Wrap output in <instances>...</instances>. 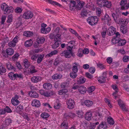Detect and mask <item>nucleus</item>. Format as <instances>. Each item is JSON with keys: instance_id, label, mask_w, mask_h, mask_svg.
<instances>
[{"instance_id": "obj_1", "label": "nucleus", "mask_w": 129, "mask_h": 129, "mask_svg": "<svg viewBox=\"0 0 129 129\" xmlns=\"http://www.w3.org/2000/svg\"><path fill=\"white\" fill-rule=\"evenodd\" d=\"M98 4L100 7H106L108 8H110L112 6L111 2L107 0H99Z\"/></svg>"}, {"instance_id": "obj_2", "label": "nucleus", "mask_w": 129, "mask_h": 129, "mask_svg": "<svg viewBox=\"0 0 129 129\" xmlns=\"http://www.w3.org/2000/svg\"><path fill=\"white\" fill-rule=\"evenodd\" d=\"M87 23L91 25L96 24L98 22V19L96 16H91L88 17L87 19Z\"/></svg>"}, {"instance_id": "obj_3", "label": "nucleus", "mask_w": 129, "mask_h": 129, "mask_svg": "<svg viewBox=\"0 0 129 129\" xmlns=\"http://www.w3.org/2000/svg\"><path fill=\"white\" fill-rule=\"evenodd\" d=\"M69 49L63 51L60 54L61 56H64L66 58H69L71 55H72V48L70 46H69L67 48Z\"/></svg>"}, {"instance_id": "obj_4", "label": "nucleus", "mask_w": 129, "mask_h": 129, "mask_svg": "<svg viewBox=\"0 0 129 129\" xmlns=\"http://www.w3.org/2000/svg\"><path fill=\"white\" fill-rule=\"evenodd\" d=\"M19 38L18 36L15 37L12 41L8 43V45L9 47L12 48L15 47L18 41Z\"/></svg>"}, {"instance_id": "obj_5", "label": "nucleus", "mask_w": 129, "mask_h": 129, "mask_svg": "<svg viewBox=\"0 0 129 129\" xmlns=\"http://www.w3.org/2000/svg\"><path fill=\"white\" fill-rule=\"evenodd\" d=\"M112 16L115 22L118 23L121 19L120 13H113L112 14Z\"/></svg>"}, {"instance_id": "obj_6", "label": "nucleus", "mask_w": 129, "mask_h": 129, "mask_svg": "<svg viewBox=\"0 0 129 129\" xmlns=\"http://www.w3.org/2000/svg\"><path fill=\"white\" fill-rule=\"evenodd\" d=\"M33 15L32 12L28 11L24 13L23 17L24 18L28 19L31 18L33 17Z\"/></svg>"}, {"instance_id": "obj_7", "label": "nucleus", "mask_w": 129, "mask_h": 129, "mask_svg": "<svg viewBox=\"0 0 129 129\" xmlns=\"http://www.w3.org/2000/svg\"><path fill=\"white\" fill-rule=\"evenodd\" d=\"M95 116L93 117V121L94 122L95 121H98V120L103 117V115L101 112L98 111L95 112Z\"/></svg>"}, {"instance_id": "obj_8", "label": "nucleus", "mask_w": 129, "mask_h": 129, "mask_svg": "<svg viewBox=\"0 0 129 129\" xmlns=\"http://www.w3.org/2000/svg\"><path fill=\"white\" fill-rule=\"evenodd\" d=\"M67 104L68 108L70 109H72L74 107L75 105V102L73 99H70L67 100Z\"/></svg>"}, {"instance_id": "obj_9", "label": "nucleus", "mask_w": 129, "mask_h": 129, "mask_svg": "<svg viewBox=\"0 0 129 129\" xmlns=\"http://www.w3.org/2000/svg\"><path fill=\"white\" fill-rule=\"evenodd\" d=\"M19 98L18 96L16 95L12 99L11 103L14 106H17L20 103V102L18 100Z\"/></svg>"}, {"instance_id": "obj_10", "label": "nucleus", "mask_w": 129, "mask_h": 129, "mask_svg": "<svg viewBox=\"0 0 129 129\" xmlns=\"http://www.w3.org/2000/svg\"><path fill=\"white\" fill-rule=\"evenodd\" d=\"M115 28L114 27L111 26L108 28L107 33L109 36H112L115 34Z\"/></svg>"}, {"instance_id": "obj_11", "label": "nucleus", "mask_w": 129, "mask_h": 129, "mask_svg": "<svg viewBox=\"0 0 129 129\" xmlns=\"http://www.w3.org/2000/svg\"><path fill=\"white\" fill-rule=\"evenodd\" d=\"M112 41L113 43L115 44L118 42V45L119 46H121L124 45L126 43V42L125 40H122V39H120L118 42H117V41L115 39L112 40Z\"/></svg>"}, {"instance_id": "obj_12", "label": "nucleus", "mask_w": 129, "mask_h": 129, "mask_svg": "<svg viewBox=\"0 0 129 129\" xmlns=\"http://www.w3.org/2000/svg\"><path fill=\"white\" fill-rule=\"evenodd\" d=\"M80 65L79 63L75 62L72 64V71L74 72H77L78 71V67H79Z\"/></svg>"}, {"instance_id": "obj_13", "label": "nucleus", "mask_w": 129, "mask_h": 129, "mask_svg": "<svg viewBox=\"0 0 129 129\" xmlns=\"http://www.w3.org/2000/svg\"><path fill=\"white\" fill-rule=\"evenodd\" d=\"M42 77L38 76H34L31 78V81L33 83H36L41 81L42 80Z\"/></svg>"}, {"instance_id": "obj_14", "label": "nucleus", "mask_w": 129, "mask_h": 129, "mask_svg": "<svg viewBox=\"0 0 129 129\" xmlns=\"http://www.w3.org/2000/svg\"><path fill=\"white\" fill-rule=\"evenodd\" d=\"M12 122V120L10 118L6 119L4 124L3 126L4 127H6L8 126H9L11 124Z\"/></svg>"}, {"instance_id": "obj_15", "label": "nucleus", "mask_w": 129, "mask_h": 129, "mask_svg": "<svg viewBox=\"0 0 129 129\" xmlns=\"http://www.w3.org/2000/svg\"><path fill=\"white\" fill-rule=\"evenodd\" d=\"M13 8L12 7H7L4 10V13L5 14H8L12 12L13 11Z\"/></svg>"}, {"instance_id": "obj_16", "label": "nucleus", "mask_w": 129, "mask_h": 129, "mask_svg": "<svg viewBox=\"0 0 129 129\" xmlns=\"http://www.w3.org/2000/svg\"><path fill=\"white\" fill-rule=\"evenodd\" d=\"M40 102L38 100H34L31 103V105L36 107H39L40 105Z\"/></svg>"}, {"instance_id": "obj_17", "label": "nucleus", "mask_w": 129, "mask_h": 129, "mask_svg": "<svg viewBox=\"0 0 129 129\" xmlns=\"http://www.w3.org/2000/svg\"><path fill=\"white\" fill-rule=\"evenodd\" d=\"M23 109V106L21 104L18 106L16 108L15 111L17 113L20 114V112L22 111Z\"/></svg>"}, {"instance_id": "obj_18", "label": "nucleus", "mask_w": 129, "mask_h": 129, "mask_svg": "<svg viewBox=\"0 0 129 129\" xmlns=\"http://www.w3.org/2000/svg\"><path fill=\"white\" fill-rule=\"evenodd\" d=\"M6 52L8 55H12L13 54L14 51L13 49L9 48L6 49Z\"/></svg>"}, {"instance_id": "obj_19", "label": "nucleus", "mask_w": 129, "mask_h": 129, "mask_svg": "<svg viewBox=\"0 0 129 129\" xmlns=\"http://www.w3.org/2000/svg\"><path fill=\"white\" fill-rule=\"evenodd\" d=\"M107 126L105 122H102L97 127V129H106Z\"/></svg>"}, {"instance_id": "obj_20", "label": "nucleus", "mask_w": 129, "mask_h": 129, "mask_svg": "<svg viewBox=\"0 0 129 129\" xmlns=\"http://www.w3.org/2000/svg\"><path fill=\"white\" fill-rule=\"evenodd\" d=\"M52 85L49 83H46L43 85V88L49 90L52 87Z\"/></svg>"}, {"instance_id": "obj_21", "label": "nucleus", "mask_w": 129, "mask_h": 129, "mask_svg": "<svg viewBox=\"0 0 129 129\" xmlns=\"http://www.w3.org/2000/svg\"><path fill=\"white\" fill-rule=\"evenodd\" d=\"M54 43L52 46V48L54 49H56L59 46L60 44L61 43V41H56Z\"/></svg>"}, {"instance_id": "obj_22", "label": "nucleus", "mask_w": 129, "mask_h": 129, "mask_svg": "<svg viewBox=\"0 0 129 129\" xmlns=\"http://www.w3.org/2000/svg\"><path fill=\"white\" fill-rule=\"evenodd\" d=\"M78 90L80 93L83 94L86 92L87 89L84 86H82L79 87Z\"/></svg>"}, {"instance_id": "obj_23", "label": "nucleus", "mask_w": 129, "mask_h": 129, "mask_svg": "<svg viewBox=\"0 0 129 129\" xmlns=\"http://www.w3.org/2000/svg\"><path fill=\"white\" fill-rule=\"evenodd\" d=\"M23 65L26 69L28 68L30 65V64L27 59H25L23 60Z\"/></svg>"}, {"instance_id": "obj_24", "label": "nucleus", "mask_w": 129, "mask_h": 129, "mask_svg": "<svg viewBox=\"0 0 129 129\" xmlns=\"http://www.w3.org/2000/svg\"><path fill=\"white\" fill-rule=\"evenodd\" d=\"M6 66L7 69L9 70H15V69L14 67L12 65L11 63L9 62L6 63Z\"/></svg>"}, {"instance_id": "obj_25", "label": "nucleus", "mask_w": 129, "mask_h": 129, "mask_svg": "<svg viewBox=\"0 0 129 129\" xmlns=\"http://www.w3.org/2000/svg\"><path fill=\"white\" fill-rule=\"evenodd\" d=\"M92 116V113L91 112H87L85 115V119L86 120L89 121L91 120Z\"/></svg>"}, {"instance_id": "obj_26", "label": "nucleus", "mask_w": 129, "mask_h": 129, "mask_svg": "<svg viewBox=\"0 0 129 129\" xmlns=\"http://www.w3.org/2000/svg\"><path fill=\"white\" fill-rule=\"evenodd\" d=\"M98 80L100 83H103L105 82V77L103 76H101L98 78Z\"/></svg>"}, {"instance_id": "obj_27", "label": "nucleus", "mask_w": 129, "mask_h": 129, "mask_svg": "<svg viewBox=\"0 0 129 129\" xmlns=\"http://www.w3.org/2000/svg\"><path fill=\"white\" fill-rule=\"evenodd\" d=\"M33 44V41L31 39H30L27 40L25 42L24 45L25 47H28L31 46Z\"/></svg>"}, {"instance_id": "obj_28", "label": "nucleus", "mask_w": 129, "mask_h": 129, "mask_svg": "<svg viewBox=\"0 0 129 129\" xmlns=\"http://www.w3.org/2000/svg\"><path fill=\"white\" fill-rule=\"evenodd\" d=\"M84 4V2L82 1H80L77 5V8L78 10L80 9L83 7Z\"/></svg>"}, {"instance_id": "obj_29", "label": "nucleus", "mask_w": 129, "mask_h": 129, "mask_svg": "<svg viewBox=\"0 0 129 129\" xmlns=\"http://www.w3.org/2000/svg\"><path fill=\"white\" fill-rule=\"evenodd\" d=\"M61 74H55L52 76V78L53 79H57L61 78L62 77Z\"/></svg>"}, {"instance_id": "obj_30", "label": "nucleus", "mask_w": 129, "mask_h": 129, "mask_svg": "<svg viewBox=\"0 0 129 129\" xmlns=\"http://www.w3.org/2000/svg\"><path fill=\"white\" fill-rule=\"evenodd\" d=\"M84 103L86 106L88 107H91L93 103L92 101L89 100H85L84 101Z\"/></svg>"}, {"instance_id": "obj_31", "label": "nucleus", "mask_w": 129, "mask_h": 129, "mask_svg": "<svg viewBox=\"0 0 129 129\" xmlns=\"http://www.w3.org/2000/svg\"><path fill=\"white\" fill-rule=\"evenodd\" d=\"M29 94L30 96L34 98H37L38 97V94L35 92L31 91L29 93Z\"/></svg>"}, {"instance_id": "obj_32", "label": "nucleus", "mask_w": 129, "mask_h": 129, "mask_svg": "<svg viewBox=\"0 0 129 129\" xmlns=\"http://www.w3.org/2000/svg\"><path fill=\"white\" fill-rule=\"evenodd\" d=\"M33 35V33L30 31H25L24 32L23 36L26 37H31Z\"/></svg>"}, {"instance_id": "obj_33", "label": "nucleus", "mask_w": 129, "mask_h": 129, "mask_svg": "<svg viewBox=\"0 0 129 129\" xmlns=\"http://www.w3.org/2000/svg\"><path fill=\"white\" fill-rule=\"evenodd\" d=\"M58 52V51L57 50H54L51 51L50 53L47 54L46 56L48 57H51L53 55H56Z\"/></svg>"}, {"instance_id": "obj_34", "label": "nucleus", "mask_w": 129, "mask_h": 129, "mask_svg": "<svg viewBox=\"0 0 129 129\" xmlns=\"http://www.w3.org/2000/svg\"><path fill=\"white\" fill-rule=\"evenodd\" d=\"M6 72V69L3 66L0 67V74L3 75Z\"/></svg>"}, {"instance_id": "obj_35", "label": "nucleus", "mask_w": 129, "mask_h": 129, "mask_svg": "<svg viewBox=\"0 0 129 129\" xmlns=\"http://www.w3.org/2000/svg\"><path fill=\"white\" fill-rule=\"evenodd\" d=\"M99 122L98 121L90 125L89 127V129H94L96 125L99 124Z\"/></svg>"}, {"instance_id": "obj_36", "label": "nucleus", "mask_w": 129, "mask_h": 129, "mask_svg": "<svg viewBox=\"0 0 129 129\" xmlns=\"http://www.w3.org/2000/svg\"><path fill=\"white\" fill-rule=\"evenodd\" d=\"M68 90L66 89H63L58 91L59 95H62L68 92Z\"/></svg>"}, {"instance_id": "obj_37", "label": "nucleus", "mask_w": 129, "mask_h": 129, "mask_svg": "<svg viewBox=\"0 0 129 129\" xmlns=\"http://www.w3.org/2000/svg\"><path fill=\"white\" fill-rule=\"evenodd\" d=\"M44 56V54L40 55L39 56H38V58L37 59V62L38 63H40L41 62Z\"/></svg>"}, {"instance_id": "obj_38", "label": "nucleus", "mask_w": 129, "mask_h": 129, "mask_svg": "<svg viewBox=\"0 0 129 129\" xmlns=\"http://www.w3.org/2000/svg\"><path fill=\"white\" fill-rule=\"evenodd\" d=\"M127 1L126 0H122L120 1V5L121 6V9L122 10H124L125 9H123V7H125L126 5L127 4Z\"/></svg>"}, {"instance_id": "obj_39", "label": "nucleus", "mask_w": 129, "mask_h": 129, "mask_svg": "<svg viewBox=\"0 0 129 129\" xmlns=\"http://www.w3.org/2000/svg\"><path fill=\"white\" fill-rule=\"evenodd\" d=\"M45 40V39L44 37H40L38 38L37 42L39 44H41L44 43Z\"/></svg>"}, {"instance_id": "obj_40", "label": "nucleus", "mask_w": 129, "mask_h": 129, "mask_svg": "<svg viewBox=\"0 0 129 129\" xmlns=\"http://www.w3.org/2000/svg\"><path fill=\"white\" fill-rule=\"evenodd\" d=\"M61 39V35L59 34H57L55 36L54 38V41H61L60 40Z\"/></svg>"}, {"instance_id": "obj_41", "label": "nucleus", "mask_w": 129, "mask_h": 129, "mask_svg": "<svg viewBox=\"0 0 129 129\" xmlns=\"http://www.w3.org/2000/svg\"><path fill=\"white\" fill-rule=\"evenodd\" d=\"M14 79H16L17 78L19 79H22L23 78L22 74L21 73H19V74L16 73L14 74Z\"/></svg>"}, {"instance_id": "obj_42", "label": "nucleus", "mask_w": 129, "mask_h": 129, "mask_svg": "<svg viewBox=\"0 0 129 129\" xmlns=\"http://www.w3.org/2000/svg\"><path fill=\"white\" fill-rule=\"evenodd\" d=\"M107 121L108 123L111 125L113 124L114 122L113 119L110 117L108 118Z\"/></svg>"}, {"instance_id": "obj_43", "label": "nucleus", "mask_w": 129, "mask_h": 129, "mask_svg": "<svg viewBox=\"0 0 129 129\" xmlns=\"http://www.w3.org/2000/svg\"><path fill=\"white\" fill-rule=\"evenodd\" d=\"M41 117L43 118H46L49 117V114L46 112H44L41 114Z\"/></svg>"}, {"instance_id": "obj_44", "label": "nucleus", "mask_w": 129, "mask_h": 129, "mask_svg": "<svg viewBox=\"0 0 129 129\" xmlns=\"http://www.w3.org/2000/svg\"><path fill=\"white\" fill-rule=\"evenodd\" d=\"M104 19L107 20V21L108 23H110L111 21V19L109 15L107 14H105V15Z\"/></svg>"}, {"instance_id": "obj_45", "label": "nucleus", "mask_w": 129, "mask_h": 129, "mask_svg": "<svg viewBox=\"0 0 129 129\" xmlns=\"http://www.w3.org/2000/svg\"><path fill=\"white\" fill-rule=\"evenodd\" d=\"M86 81V79L83 77H81L79 79L78 81L79 83L82 84L84 83Z\"/></svg>"}, {"instance_id": "obj_46", "label": "nucleus", "mask_w": 129, "mask_h": 129, "mask_svg": "<svg viewBox=\"0 0 129 129\" xmlns=\"http://www.w3.org/2000/svg\"><path fill=\"white\" fill-rule=\"evenodd\" d=\"M30 72L31 73H36L37 72V71L35 69V67L33 65H31L30 66Z\"/></svg>"}, {"instance_id": "obj_47", "label": "nucleus", "mask_w": 129, "mask_h": 129, "mask_svg": "<svg viewBox=\"0 0 129 129\" xmlns=\"http://www.w3.org/2000/svg\"><path fill=\"white\" fill-rule=\"evenodd\" d=\"M128 22L125 19L121 18L118 23L122 24H123L124 25L126 24Z\"/></svg>"}, {"instance_id": "obj_48", "label": "nucleus", "mask_w": 129, "mask_h": 129, "mask_svg": "<svg viewBox=\"0 0 129 129\" xmlns=\"http://www.w3.org/2000/svg\"><path fill=\"white\" fill-rule=\"evenodd\" d=\"M61 105L59 103L56 102L54 105V107L55 109H59Z\"/></svg>"}, {"instance_id": "obj_49", "label": "nucleus", "mask_w": 129, "mask_h": 129, "mask_svg": "<svg viewBox=\"0 0 129 129\" xmlns=\"http://www.w3.org/2000/svg\"><path fill=\"white\" fill-rule=\"evenodd\" d=\"M2 40L3 41L6 43L8 42L9 41L8 37L6 36H5L4 37L2 38Z\"/></svg>"}, {"instance_id": "obj_50", "label": "nucleus", "mask_w": 129, "mask_h": 129, "mask_svg": "<svg viewBox=\"0 0 129 129\" xmlns=\"http://www.w3.org/2000/svg\"><path fill=\"white\" fill-rule=\"evenodd\" d=\"M76 73L77 72H74L73 71L70 74V75L71 77L73 78H75L77 76Z\"/></svg>"}, {"instance_id": "obj_51", "label": "nucleus", "mask_w": 129, "mask_h": 129, "mask_svg": "<svg viewBox=\"0 0 129 129\" xmlns=\"http://www.w3.org/2000/svg\"><path fill=\"white\" fill-rule=\"evenodd\" d=\"M97 65L98 67L101 70H103L105 69V66L100 63H97Z\"/></svg>"}, {"instance_id": "obj_52", "label": "nucleus", "mask_w": 129, "mask_h": 129, "mask_svg": "<svg viewBox=\"0 0 129 129\" xmlns=\"http://www.w3.org/2000/svg\"><path fill=\"white\" fill-rule=\"evenodd\" d=\"M12 15H10L8 17V20L7 21V23H9L12 22Z\"/></svg>"}, {"instance_id": "obj_53", "label": "nucleus", "mask_w": 129, "mask_h": 129, "mask_svg": "<svg viewBox=\"0 0 129 129\" xmlns=\"http://www.w3.org/2000/svg\"><path fill=\"white\" fill-rule=\"evenodd\" d=\"M70 7H75L76 6V2L73 1H70Z\"/></svg>"}, {"instance_id": "obj_54", "label": "nucleus", "mask_w": 129, "mask_h": 129, "mask_svg": "<svg viewBox=\"0 0 129 129\" xmlns=\"http://www.w3.org/2000/svg\"><path fill=\"white\" fill-rule=\"evenodd\" d=\"M77 113L79 117L82 118L83 116L84 113L82 111H77Z\"/></svg>"}, {"instance_id": "obj_55", "label": "nucleus", "mask_w": 129, "mask_h": 129, "mask_svg": "<svg viewBox=\"0 0 129 129\" xmlns=\"http://www.w3.org/2000/svg\"><path fill=\"white\" fill-rule=\"evenodd\" d=\"M14 74L12 72H11L8 74V76L9 78L11 80H14Z\"/></svg>"}, {"instance_id": "obj_56", "label": "nucleus", "mask_w": 129, "mask_h": 129, "mask_svg": "<svg viewBox=\"0 0 129 129\" xmlns=\"http://www.w3.org/2000/svg\"><path fill=\"white\" fill-rule=\"evenodd\" d=\"M4 109L5 113L7 112L8 113H11L12 112L11 109L8 106H6Z\"/></svg>"}, {"instance_id": "obj_57", "label": "nucleus", "mask_w": 129, "mask_h": 129, "mask_svg": "<svg viewBox=\"0 0 129 129\" xmlns=\"http://www.w3.org/2000/svg\"><path fill=\"white\" fill-rule=\"evenodd\" d=\"M51 30V28L50 27H48L45 29L44 31H43L42 33L43 34H47Z\"/></svg>"}, {"instance_id": "obj_58", "label": "nucleus", "mask_w": 129, "mask_h": 129, "mask_svg": "<svg viewBox=\"0 0 129 129\" xmlns=\"http://www.w3.org/2000/svg\"><path fill=\"white\" fill-rule=\"evenodd\" d=\"M95 89L94 86H92L88 88L87 91L89 93H91Z\"/></svg>"}, {"instance_id": "obj_59", "label": "nucleus", "mask_w": 129, "mask_h": 129, "mask_svg": "<svg viewBox=\"0 0 129 129\" xmlns=\"http://www.w3.org/2000/svg\"><path fill=\"white\" fill-rule=\"evenodd\" d=\"M22 9L21 8L19 7H17L15 10V12L17 13H20L22 12Z\"/></svg>"}, {"instance_id": "obj_60", "label": "nucleus", "mask_w": 129, "mask_h": 129, "mask_svg": "<svg viewBox=\"0 0 129 129\" xmlns=\"http://www.w3.org/2000/svg\"><path fill=\"white\" fill-rule=\"evenodd\" d=\"M111 87L113 90L115 91L118 92V89L116 85L112 84L111 85Z\"/></svg>"}, {"instance_id": "obj_61", "label": "nucleus", "mask_w": 129, "mask_h": 129, "mask_svg": "<svg viewBox=\"0 0 129 129\" xmlns=\"http://www.w3.org/2000/svg\"><path fill=\"white\" fill-rule=\"evenodd\" d=\"M44 94V96L46 97H48L51 96V94L49 91H45Z\"/></svg>"}, {"instance_id": "obj_62", "label": "nucleus", "mask_w": 129, "mask_h": 129, "mask_svg": "<svg viewBox=\"0 0 129 129\" xmlns=\"http://www.w3.org/2000/svg\"><path fill=\"white\" fill-rule=\"evenodd\" d=\"M1 9L4 10V9H6V8L8 7V6L6 3H4L2 4H1Z\"/></svg>"}, {"instance_id": "obj_63", "label": "nucleus", "mask_w": 129, "mask_h": 129, "mask_svg": "<svg viewBox=\"0 0 129 129\" xmlns=\"http://www.w3.org/2000/svg\"><path fill=\"white\" fill-rule=\"evenodd\" d=\"M122 60L124 62H127L129 60V56H125L123 57Z\"/></svg>"}, {"instance_id": "obj_64", "label": "nucleus", "mask_w": 129, "mask_h": 129, "mask_svg": "<svg viewBox=\"0 0 129 129\" xmlns=\"http://www.w3.org/2000/svg\"><path fill=\"white\" fill-rule=\"evenodd\" d=\"M120 31L123 34L126 33L127 32L126 29L124 27H122L120 28Z\"/></svg>"}]
</instances>
